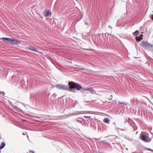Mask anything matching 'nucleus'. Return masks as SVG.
<instances>
[{
    "label": "nucleus",
    "instance_id": "423d86ee",
    "mask_svg": "<svg viewBox=\"0 0 153 153\" xmlns=\"http://www.w3.org/2000/svg\"><path fill=\"white\" fill-rule=\"evenodd\" d=\"M141 45H142V46H143L144 47H146L148 46H152V45H151L150 44H149V43H148L147 44V43H145L144 42H143L142 43Z\"/></svg>",
    "mask_w": 153,
    "mask_h": 153
},
{
    "label": "nucleus",
    "instance_id": "2eb2a0df",
    "mask_svg": "<svg viewBox=\"0 0 153 153\" xmlns=\"http://www.w3.org/2000/svg\"><path fill=\"white\" fill-rule=\"evenodd\" d=\"M2 93L3 94V96L5 94L4 92L3 91V92H2Z\"/></svg>",
    "mask_w": 153,
    "mask_h": 153
},
{
    "label": "nucleus",
    "instance_id": "9b49d317",
    "mask_svg": "<svg viewBox=\"0 0 153 153\" xmlns=\"http://www.w3.org/2000/svg\"><path fill=\"white\" fill-rule=\"evenodd\" d=\"M139 33V31L138 30H136L134 33L135 35H137Z\"/></svg>",
    "mask_w": 153,
    "mask_h": 153
},
{
    "label": "nucleus",
    "instance_id": "f257e3e1",
    "mask_svg": "<svg viewBox=\"0 0 153 153\" xmlns=\"http://www.w3.org/2000/svg\"><path fill=\"white\" fill-rule=\"evenodd\" d=\"M68 86H66L63 85L57 84L55 86L58 89L64 90H68L73 92H76V88L77 91H79L82 88V87L79 84L71 81L68 83Z\"/></svg>",
    "mask_w": 153,
    "mask_h": 153
},
{
    "label": "nucleus",
    "instance_id": "7ed1b4c3",
    "mask_svg": "<svg viewBox=\"0 0 153 153\" xmlns=\"http://www.w3.org/2000/svg\"><path fill=\"white\" fill-rule=\"evenodd\" d=\"M1 39L3 41L7 44H11V39L8 38H2Z\"/></svg>",
    "mask_w": 153,
    "mask_h": 153
},
{
    "label": "nucleus",
    "instance_id": "9d476101",
    "mask_svg": "<svg viewBox=\"0 0 153 153\" xmlns=\"http://www.w3.org/2000/svg\"><path fill=\"white\" fill-rule=\"evenodd\" d=\"M88 90L90 91L93 94L94 92V91L92 88H90Z\"/></svg>",
    "mask_w": 153,
    "mask_h": 153
},
{
    "label": "nucleus",
    "instance_id": "f3484780",
    "mask_svg": "<svg viewBox=\"0 0 153 153\" xmlns=\"http://www.w3.org/2000/svg\"><path fill=\"white\" fill-rule=\"evenodd\" d=\"M152 18L153 20V15L152 16Z\"/></svg>",
    "mask_w": 153,
    "mask_h": 153
},
{
    "label": "nucleus",
    "instance_id": "dca6fc26",
    "mask_svg": "<svg viewBox=\"0 0 153 153\" xmlns=\"http://www.w3.org/2000/svg\"><path fill=\"white\" fill-rule=\"evenodd\" d=\"M30 152H32V153H34V152L32 151H30Z\"/></svg>",
    "mask_w": 153,
    "mask_h": 153
},
{
    "label": "nucleus",
    "instance_id": "0eeeda50",
    "mask_svg": "<svg viewBox=\"0 0 153 153\" xmlns=\"http://www.w3.org/2000/svg\"><path fill=\"white\" fill-rule=\"evenodd\" d=\"M110 120L108 118H104L103 122L109 124L110 123Z\"/></svg>",
    "mask_w": 153,
    "mask_h": 153
},
{
    "label": "nucleus",
    "instance_id": "20e7f679",
    "mask_svg": "<svg viewBox=\"0 0 153 153\" xmlns=\"http://www.w3.org/2000/svg\"><path fill=\"white\" fill-rule=\"evenodd\" d=\"M20 42L19 41L16 40L15 39H11V44L12 45H15L20 44Z\"/></svg>",
    "mask_w": 153,
    "mask_h": 153
},
{
    "label": "nucleus",
    "instance_id": "4468645a",
    "mask_svg": "<svg viewBox=\"0 0 153 153\" xmlns=\"http://www.w3.org/2000/svg\"><path fill=\"white\" fill-rule=\"evenodd\" d=\"M148 150H150V151H152V152H153V151L152 150H151V149H148Z\"/></svg>",
    "mask_w": 153,
    "mask_h": 153
},
{
    "label": "nucleus",
    "instance_id": "f03ea898",
    "mask_svg": "<svg viewBox=\"0 0 153 153\" xmlns=\"http://www.w3.org/2000/svg\"><path fill=\"white\" fill-rule=\"evenodd\" d=\"M140 137L143 140L146 142H149L151 140V139L149 138V134L147 133L142 132L140 134Z\"/></svg>",
    "mask_w": 153,
    "mask_h": 153
},
{
    "label": "nucleus",
    "instance_id": "f8f14e48",
    "mask_svg": "<svg viewBox=\"0 0 153 153\" xmlns=\"http://www.w3.org/2000/svg\"><path fill=\"white\" fill-rule=\"evenodd\" d=\"M142 36H143V35H141L140 37L138 38V40L139 41H140L141 39H143V38L142 37Z\"/></svg>",
    "mask_w": 153,
    "mask_h": 153
},
{
    "label": "nucleus",
    "instance_id": "6ab92c4d",
    "mask_svg": "<svg viewBox=\"0 0 153 153\" xmlns=\"http://www.w3.org/2000/svg\"><path fill=\"white\" fill-rule=\"evenodd\" d=\"M1 91H0V94H1Z\"/></svg>",
    "mask_w": 153,
    "mask_h": 153
},
{
    "label": "nucleus",
    "instance_id": "39448f33",
    "mask_svg": "<svg viewBox=\"0 0 153 153\" xmlns=\"http://www.w3.org/2000/svg\"><path fill=\"white\" fill-rule=\"evenodd\" d=\"M44 14L46 17H47L48 16H51L52 13L49 11H45L44 12Z\"/></svg>",
    "mask_w": 153,
    "mask_h": 153
},
{
    "label": "nucleus",
    "instance_id": "6e6552de",
    "mask_svg": "<svg viewBox=\"0 0 153 153\" xmlns=\"http://www.w3.org/2000/svg\"><path fill=\"white\" fill-rule=\"evenodd\" d=\"M5 146V143L4 142H2L0 146V149H2Z\"/></svg>",
    "mask_w": 153,
    "mask_h": 153
},
{
    "label": "nucleus",
    "instance_id": "a211bd4d",
    "mask_svg": "<svg viewBox=\"0 0 153 153\" xmlns=\"http://www.w3.org/2000/svg\"><path fill=\"white\" fill-rule=\"evenodd\" d=\"M23 135H25V133H23Z\"/></svg>",
    "mask_w": 153,
    "mask_h": 153
},
{
    "label": "nucleus",
    "instance_id": "ddd939ff",
    "mask_svg": "<svg viewBox=\"0 0 153 153\" xmlns=\"http://www.w3.org/2000/svg\"><path fill=\"white\" fill-rule=\"evenodd\" d=\"M119 103H120L122 104H124V105H126V103H122V102H119Z\"/></svg>",
    "mask_w": 153,
    "mask_h": 153
},
{
    "label": "nucleus",
    "instance_id": "1a4fd4ad",
    "mask_svg": "<svg viewBox=\"0 0 153 153\" xmlns=\"http://www.w3.org/2000/svg\"><path fill=\"white\" fill-rule=\"evenodd\" d=\"M28 49L34 51H37L36 49L34 47H31L29 48Z\"/></svg>",
    "mask_w": 153,
    "mask_h": 153
}]
</instances>
